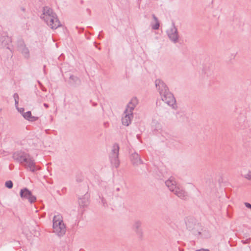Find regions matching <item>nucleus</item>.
<instances>
[{
  "label": "nucleus",
  "mask_w": 251,
  "mask_h": 251,
  "mask_svg": "<svg viewBox=\"0 0 251 251\" xmlns=\"http://www.w3.org/2000/svg\"><path fill=\"white\" fill-rule=\"evenodd\" d=\"M165 184L169 190L182 200L187 198V193L180 186L177 185L174 177H170L165 181Z\"/></svg>",
  "instance_id": "f257e3e1"
},
{
  "label": "nucleus",
  "mask_w": 251,
  "mask_h": 251,
  "mask_svg": "<svg viewBox=\"0 0 251 251\" xmlns=\"http://www.w3.org/2000/svg\"><path fill=\"white\" fill-rule=\"evenodd\" d=\"M53 232L59 237L63 236L66 231V226L63 222L62 217L59 215H54L53 219Z\"/></svg>",
  "instance_id": "f03ea898"
},
{
  "label": "nucleus",
  "mask_w": 251,
  "mask_h": 251,
  "mask_svg": "<svg viewBox=\"0 0 251 251\" xmlns=\"http://www.w3.org/2000/svg\"><path fill=\"white\" fill-rule=\"evenodd\" d=\"M119 151V146L117 143H115L113 146L112 152L109 155L110 162L116 168H118L120 164V161L118 158Z\"/></svg>",
  "instance_id": "7ed1b4c3"
},
{
  "label": "nucleus",
  "mask_w": 251,
  "mask_h": 251,
  "mask_svg": "<svg viewBox=\"0 0 251 251\" xmlns=\"http://www.w3.org/2000/svg\"><path fill=\"white\" fill-rule=\"evenodd\" d=\"M44 21L46 24L52 29H55L58 27L61 26V24L57 18L56 14L51 16H48V18H46L44 19Z\"/></svg>",
  "instance_id": "20e7f679"
},
{
  "label": "nucleus",
  "mask_w": 251,
  "mask_h": 251,
  "mask_svg": "<svg viewBox=\"0 0 251 251\" xmlns=\"http://www.w3.org/2000/svg\"><path fill=\"white\" fill-rule=\"evenodd\" d=\"M20 196L22 200H27L31 203L34 202L36 200V197L33 195L32 192L27 188L21 189Z\"/></svg>",
  "instance_id": "39448f33"
},
{
  "label": "nucleus",
  "mask_w": 251,
  "mask_h": 251,
  "mask_svg": "<svg viewBox=\"0 0 251 251\" xmlns=\"http://www.w3.org/2000/svg\"><path fill=\"white\" fill-rule=\"evenodd\" d=\"M167 33L169 38L172 42L174 43L178 42L179 38L178 33L174 22L172 23V27L167 31Z\"/></svg>",
  "instance_id": "423d86ee"
},
{
  "label": "nucleus",
  "mask_w": 251,
  "mask_h": 251,
  "mask_svg": "<svg viewBox=\"0 0 251 251\" xmlns=\"http://www.w3.org/2000/svg\"><path fill=\"white\" fill-rule=\"evenodd\" d=\"M161 99L168 105L172 106L173 108H175L176 100L173 94L170 91L165 92V94L161 96Z\"/></svg>",
  "instance_id": "0eeeda50"
},
{
  "label": "nucleus",
  "mask_w": 251,
  "mask_h": 251,
  "mask_svg": "<svg viewBox=\"0 0 251 251\" xmlns=\"http://www.w3.org/2000/svg\"><path fill=\"white\" fill-rule=\"evenodd\" d=\"M142 226V222L139 220H135L132 226V230L135 232L137 236L140 239H142L143 236V231Z\"/></svg>",
  "instance_id": "6e6552de"
},
{
  "label": "nucleus",
  "mask_w": 251,
  "mask_h": 251,
  "mask_svg": "<svg viewBox=\"0 0 251 251\" xmlns=\"http://www.w3.org/2000/svg\"><path fill=\"white\" fill-rule=\"evenodd\" d=\"M28 156V153L21 151L14 152L12 155L14 160L22 164L24 163V161H26Z\"/></svg>",
  "instance_id": "1a4fd4ad"
},
{
  "label": "nucleus",
  "mask_w": 251,
  "mask_h": 251,
  "mask_svg": "<svg viewBox=\"0 0 251 251\" xmlns=\"http://www.w3.org/2000/svg\"><path fill=\"white\" fill-rule=\"evenodd\" d=\"M23 164L26 169L29 170L33 173L35 172L37 170L35 162L33 158L31 157L29 154V156L27 157L26 161H24Z\"/></svg>",
  "instance_id": "9d476101"
},
{
  "label": "nucleus",
  "mask_w": 251,
  "mask_h": 251,
  "mask_svg": "<svg viewBox=\"0 0 251 251\" xmlns=\"http://www.w3.org/2000/svg\"><path fill=\"white\" fill-rule=\"evenodd\" d=\"M18 47L24 57L25 59H29L30 57L29 50L23 40L19 41Z\"/></svg>",
  "instance_id": "9b49d317"
},
{
  "label": "nucleus",
  "mask_w": 251,
  "mask_h": 251,
  "mask_svg": "<svg viewBox=\"0 0 251 251\" xmlns=\"http://www.w3.org/2000/svg\"><path fill=\"white\" fill-rule=\"evenodd\" d=\"M155 84L161 96L164 94L165 92L169 91L166 84L160 79L155 80Z\"/></svg>",
  "instance_id": "f8f14e48"
},
{
  "label": "nucleus",
  "mask_w": 251,
  "mask_h": 251,
  "mask_svg": "<svg viewBox=\"0 0 251 251\" xmlns=\"http://www.w3.org/2000/svg\"><path fill=\"white\" fill-rule=\"evenodd\" d=\"M12 42L11 39L8 36H0V48L10 49Z\"/></svg>",
  "instance_id": "ddd939ff"
},
{
  "label": "nucleus",
  "mask_w": 251,
  "mask_h": 251,
  "mask_svg": "<svg viewBox=\"0 0 251 251\" xmlns=\"http://www.w3.org/2000/svg\"><path fill=\"white\" fill-rule=\"evenodd\" d=\"M125 116L122 119V122L123 125L128 126L131 123V119L133 118V113H128L127 109L124 111Z\"/></svg>",
  "instance_id": "4468645a"
},
{
  "label": "nucleus",
  "mask_w": 251,
  "mask_h": 251,
  "mask_svg": "<svg viewBox=\"0 0 251 251\" xmlns=\"http://www.w3.org/2000/svg\"><path fill=\"white\" fill-rule=\"evenodd\" d=\"M130 159L133 165L143 164V161L141 159L140 155L136 152H134L130 155Z\"/></svg>",
  "instance_id": "2eb2a0df"
},
{
  "label": "nucleus",
  "mask_w": 251,
  "mask_h": 251,
  "mask_svg": "<svg viewBox=\"0 0 251 251\" xmlns=\"http://www.w3.org/2000/svg\"><path fill=\"white\" fill-rule=\"evenodd\" d=\"M138 100L136 98H132L126 106V109L127 110L128 113H132L135 106L137 105Z\"/></svg>",
  "instance_id": "dca6fc26"
},
{
  "label": "nucleus",
  "mask_w": 251,
  "mask_h": 251,
  "mask_svg": "<svg viewBox=\"0 0 251 251\" xmlns=\"http://www.w3.org/2000/svg\"><path fill=\"white\" fill-rule=\"evenodd\" d=\"M55 14L54 12H53L52 9L46 6L44 7L43 9V13L41 16V18L43 20L46 19V18H48V16L50 17L51 16L54 15Z\"/></svg>",
  "instance_id": "f3484780"
},
{
  "label": "nucleus",
  "mask_w": 251,
  "mask_h": 251,
  "mask_svg": "<svg viewBox=\"0 0 251 251\" xmlns=\"http://www.w3.org/2000/svg\"><path fill=\"white\" fill-rule=\"evenodd\" d=\"M23 116L25 119L30 122H35L37 121L39 119L38 117L33 116L31 112L30 111L23 113Z\"/></svg>",
  "instance_id": "a211bd4d"
},
{
  "label": "nucleus",
  "mask_w": 251,
  "mask_h": 251,
  "mask_svg": "<svg viewBox=\"0 0 251 251\" xmlns=\"http://www.w3.org/2000/svg\"><path fill=\"white\" fill-rule=\"evenodd\" d=\"M70 83L73 86L79 85L81 83L80 79L77 76L71 75L69 77Z\"/></svg>",
  "instance_id": "6ab92c4d"
},
{
  "label": "nucleus",
  "mask_w": 251,
  "mask_h": 251,
  "mask_svg": "<svg viewBox=\"0 0 251 251\" xmlns=\"http://www.w3.org/2000/svg\"><path fill=\"white\" fill-rule=\"evenodd\" d=\"M152 17L153 19V20H154V21L155 22V25H152V24L151 25L152 29H154V30L158 29L159 28L160 24H159V22L158 21V18L156 17V16L154 14H152Z\"/></svg>",
  "instance_id": "aec40b11"
},
{
  "label": "nucleus",
  "mask_w": 251,
  "mask_h": 251,
  "mask_svg": "<svg viewBox=\"0 0 251 251\" xmlns=\"http://www.w3.org/2000/svg\"><path fill=\"white\" fill-rule=\"evenodd\" d=\"M5 185L7 188L11 189L13 187V184L11 180H8L5 182Z\"/></svg>",
  "instance_id": "412c9836"
},
{
  "label": "nucleus",
  "mask_w": 251,
  "mask_h": 251,
  "mask_svg": "<svg viewBox=\"0 0 251 251\" xmlns=\"http://www.w3.org/2000/svg\"><path fill=\"white\" fill-rule=\"evenodd\" d=\"M244 177L249 180H251V171H249L248 173L244 175Z\"/></svg>",
  "instance_id": "4be33fe9"
},
{
  "label": "nucleus",
  "mask_w": 251,
  "mask_h": 251,
  "mask_svg": "<svg viewBox=\"0 0 251 251\" xmlns=\"http://www.w3.org/2000/svg\"><path fill=\"white\" fill-rule=\"evenodd\" d=\"M101 202L103 204V205L104 206H107V203H106V200L104 199V198L102 197L101 198Z\"/></svg>",
  "instance_id": "5701e85b"
},
{
  "label": "nucleus",
  "mask_w": 251,
  "mask_h": 251,
  "mask_svg": "<svg viewBox=\"0 0 251 251\" xmlns=\"http://www.w3.org/2000/svg\"><path fill=\"white\" fill-rule=\"evenodd\" d=\"M13 98L14 99L15 101L19 100V95L17 93H15L13 95Z\"/></svg>",
  "instance_id": "b1692460"
},
{
  "label": "nucleus",
  "mask_w": 251,
  "mask_h": 251,
  "mask_svg": "<svg viewBox=\"0 0 251 251\" xmlns=\"http://www.w3.org/2000/svg\"><path fill=\"white\" fill-rule=\"evenodd\" d=\"M18 110V111L21 113L22 115L23 114V113H25L24 111H25V109L24 108H17Z\"/></svg>",
  "instance_id": "393cba45"
},
{
  "label": "nucleus",
  "mask_w": 251,
  "mask_h": 251,
  "mask_svg": "<svg viewBox=\"0 0 251 251\" xmlns=\"http://www.w3.org/2000/svg\"><path fill=\"white\" fill-rule=\"evenodd\" d=\"M245 205L246 207H247L248 208L251 209V204L248 202H245Z\"/></svg>",
  "instance_id": "a878e982"
},
{
  "label": "nucleus",
  "mask_w": 251,
  "mask_h": 251,
  "mask_svg": "<svg viewBox=\"0 0 251 251\" xmlns=\"http://www.w3.org/2000/svg\"><path fill=\"white\" fill-rule=\"evenodd\" d=\"M196 251H209L208 250H207V249H201V250H197Z\"/></svg>",
  "instance_id": "bb28decb"
},
{
  "label": "nucleus",
  "mask_w": 251,
  "mask_h": 251,
  "mask_svg": "<svg viewBox=\"0 0 251 251\" xmlns=\"http://www.w3.org/2000/svg\"><path fill=\"white\" fill-rule=\"evenodd\" d=\"M19 103V100L15 101V104L16 107H17Z\"/></svg>",
  "instance_id": "cd10ccee"
},
{
  "label": "nucleus",
  "mask_w": 251,
  "mask_h": 251,
  "mask_svg": "<svg viewBox=\"0 0 251 251\" xmlns=\"http://www.w3.org/2000/svg\"><path fill=\"white\" fill-rule=\"evenodd\" d=\"M44 106L46 108H48L49 107V104H47V103H45L44 104Z\"/></svg>",
  "instance_id": "c85d7f7f"
},
{
  "label": "nucleus",
  "mask_w": 251,
  "mask_h": 251,
  "mask_svg": "<svg viewBox=\"0 0 251 251\" xmlns=\"http://www.w3.org/2000/svg\"><path fill=\"white\" fill-rule=\"evenodd\" d=\"M82 206H86L87 205V202H85L84 203V204L82 203L81 204Z\"/></svg>",
  "instance_id": "c756f323"
},
{
  "label": "nucleus",
  "mask_w": 251,
  "mask_h": 251,
  "mask_svg": "<svg viewBox=\"0 0 251 251\" xmlns=\"http://www.w3.org/2000/svg\"><path fill=\"white\" fill-rule=\"evenodd\" d=\"M120 190V188H117L116 189V191H119Z\"/></svg>",
  "instance_id": "7c9ffc66"
}]
</instances>
